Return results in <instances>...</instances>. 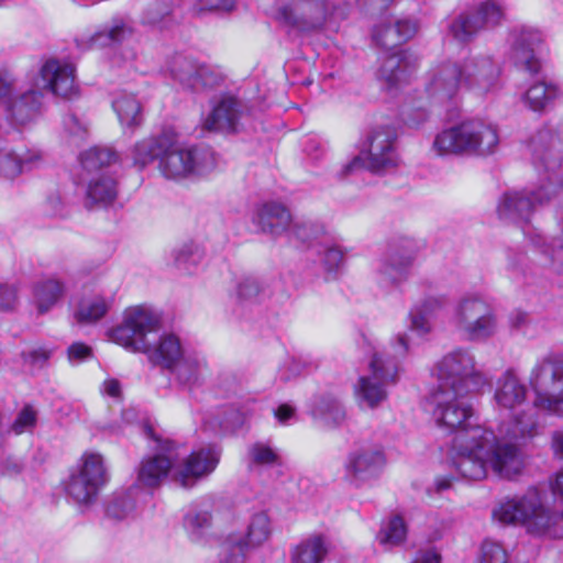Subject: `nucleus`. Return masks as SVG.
Listing matches in <instances>:
<instances>
[{"instance_id": "nucleus-1", "label": "nucleus", "mask_w": 563, "mask_h": 563, "mask_svg": "<svg viewBox=\"0 0 563 563\" xmlns=\"http://www.w3.org/2000/svg\"><path fill=\"white\" fill-rule=\"evenodd\" d=\"M471 393L439 388L431 395L432 417L439 427L460 429L453 442L452 464L464 478L484 479L488 470L505 479H514L525 468V454L490 429L471 424L472 405L465 399Z\"/></svg>"}, {"instance_id": "nucleus-2", "label": "nucleus", "mask_w": 563, "mask_h": 563, "mask_svg": "<svg viewBox=\"0 0 563 563\" xmlns=\"http://www.w3.org/2000/svg\"><path fill=\"white\" fill-rule=\"evenodd\" d=\"M562 142L549 128L539 130L529 142L532 166L538 174L534 188L508 190L497 203L499 219L529 223L538 206L550 202L563 191Z\"/></svg>"}, {"instance_id": "nucleus-3", "label": "nucleus", "mask_w": 563, "mask_h": 563, "mask_svg": "<svg viewBox=\"0 0 563 563\" xmlns=\"http://www.w3.org/2000/svg\"><path fill=\"white\" fill-rule=\"evenodd\" d=\"M161 329V317L152 309L135 306L126 309L121 324L107 331L109 341L130 352L148 354L152 360L164 367L173 368L185 352L179 338L174 333H164L156 344L151 335Z\"/></svg>"}, {"instance_id": "nucleus-4", "label": "nucleus", "mask_w": 563, "mask_h": 563, "mask_svg": "<svg viewBox=\"0 0 563 563\" xmlns=\"http://www.w3.org/2000/svg\"><path fill=\"white\" fill-rule=\"evenodd\" d=\"M527 398L528 387L515 369L509 368L497 378L494 401L499 409L514 413L510 423L500 427L497 437L506 435V439L515 443L521 452L520 445L533 439L540 430L534 406L528 411L515 413Z\"/></svg>"}, {"instance_id": "nucleus-5", "label": "nucleus", "mask_w": 563, "mask_h": 563, "mask_svg": "<svg viewBox=\"0 0 563 563\" xmlns=\"http://www.w3.org/2000/svg\"><path fill=\"white\" fill-rule=\"evenodd\" d=\"M393 355L385 352H374L367 372L360 376L354 386V394L362 407L375 409L388 398V386L396 383V358L408 352V336L406 333L397 334L390 343Z\"/></svg>"}, {"instance_id": "nucleus-6", "label": "nucleus", "mask_w": 563, "mask_h": 563, "mask_svg": "<svg viewBox=\"0 0 563 563\" xmlns=\"http://www.w3.org/2000/svg\"><path fill=\"white\" fill-rule=\"evenodd\" d=\"M498 144L497 126L482 119H473L438 133L432 143V151L439 156L451 154L488 156L496 152Z\"/></svg>"}, {"instance_id": "nucleus-7", "label": "nucleus", "mask_w": 563, "mask_h": 563, "mask_svg": "<svg viewBox=\"0 0 563 563\" xmlns=\"http://www.w3.org/2000/svg\"><path fill=\"white\" fill-rule=\"evenodd\" d=\"M398 133L393 124H376L367 133L360 155L343 165V177L368 169L373 173H385L398 166L400 159L397 151Z\"/></svg>"}, {"instance_id": "nucleus-8", "label": "nucleus", "mask_w": 563, "mask_h": 563, "mask_svg": "<svg viewBox=\"0 0 563 563\" xmlns=\"http://www.w3.org/2000/svg\"><path fill=\"white\" fill-rule=\"evenodd\" d=\"M451 322L454 329L471 342L493 338L498 331V319L493 306L479 294L467 292L455 302Z\"/></svg>"}, {"instance_id": "nucleus-9", "label": "nucleus", "mask_w": 563, "mask_h": 563, "mask_svg": "<svg viewBox=\"0 0 563 563\" xmlns=\"http://www.w3.org/2000/svg\"><path fill=\"white\" fill-rule=\"evenodd\" d=\"M438 387L459 393H479L488 379L478 368L475 355L468 349L459 347L446 353L435 365Z\"/></svg>"}, {"instance_id": "nucleus-10", "label": "nucleus", "mask_w": 563, "mask_h": 563, "mask_svg": "<svg viewBox=\"0 0 563 563\" xmlns=\"http://www.w3.org/2000/svg\"><path fill=\"white\" fill-rule=\"evenodd\" d=\"M217 166V156L210 148L178 147L169 139L158 162L161 174L176 181L209 175Z\"/></svg>"}, {"instance_id": "nucleus-11", "label": "nucleus", "mask_w": 563, "mask_h": 563, "mask_svg": "<svg viewBox=\"0 0 563 563\" xmlns=\"http://www.w3.org/2000/svg\"><path fill=\"white\" fill-rule=\"evenodd\" d=\"M493 517L505 525H523L533 533H543L553 519L537 490L500 500L493 510Z\"/></svg>"}, {"instance_id": "nucleus-12", "label": "nucleus", "mask_w": 563, "mask_h": 563, "mask_svg": "<svg viewBox=\"0 0 563 563\" xmlns=\"http://www.w3.org/2000/svg\"><path fill=\"white\" fill-rule=\"evenodd\" d=\"M16 77L7 68L0 69V111L16 125L31 122L37 114L42 95L33 88L18 91Z\"/></svg>"}, {"instance_id": "nucleus-13", "label": "nucleus", "mask_w": 563, "mask_h": 563, "mask_svg": "<svg viewBox=\"0 0 563 563\" xmlns=\"http://www.w3.org/2000/svg\"><path fill=\"white\" fill-rule=\"evenodd\" d=\"M529 385L536 394L533 406L548 410L553 404L563 402V356L548 354L537 360L529 373Z\"/></svg>"}, {"instance_id": "nucleus-14", "label": "nucleus", "mask_w": 563, "mask_h": 563, "mask_svg": "<svg viewBox=\"0 0 563 563\" xmlns=\"http://www.w3.org/2000/svg\"><path fill=\"white\" fill-rule=\"evenodd\" d=\"M417 252L418 245L410 239L390 244L375 269L376 283L386 289L400 286L408 278Z\"/></svg>"}, {"instance_id": "nucleus-15", "label": "nucleus", "mask_w": 563, "mask_h": 563, "mask_svg": "<svg viewBox=\"0 0 563 563\" xmlns=\"http://www.w3.org/2000/svg\"><path fill=\"white\" fill-rule=\"evenodd\" d=\"M222 450L217 444H206L180 457L173 473V482L184 488H192L209 477L218 467Z\"/></svg>"}, {"instance_id": "nucleus-16", "label": "nucleus", "mask_w": 563, "mask_h": 563, "mask_svg": "<svg viewBox=\"0 0 563 563\" xmlns=\"http://www.w3.org/2000/svg\"><path fill=\"white\" fill-rule=\"evenodd\" d=\"M387 465L386 453L380 446H362L349 453L345 464V479L356 488L376 481Z\"/></svg>"}, {"instance_id": "nucleus-17", "label": "nucleus", "mask_w": 563, "mask_h": 563, "mask_svg": "<svg viewBox=\"0 0 563 563\" xmlns=\"http://www.w3.org/2000/svg\"><path fill=\"white\" fill-rule=\"evenodd\" d=\"M505 18V7L495 0L478 4L475 13L461 14L450 25L452 36L459 42H468L486 26H496Z\"/></svg>"}, {"instance_id": "nucleus-18", "label": "nucleus", "mask_w": 563, "mask_h": 563, "mask_svg": "<svg viewBox=\"0 0 563 563\" xmlns=\"http://www.w3.org/2000/svg\"><path fill=\"white\" fill-rule=\"evenodd\" d=\"M159 453L144 457L137 468V483L147 488H155L166 478L173 481L177 464V445L169 441H159Z\"/></svg>"}, {"instance_id": "nucleus-19", "label": "nucleus", "mask_w": 563, "mask_h": 563, "mask_svg": "<svg viewBox=\"0 0 563 563\" xmlns=\"http://www.w3.org/2000/svg\"><path fill=\"white\" fill-rule=\"evenodd\" d=\"M461 70L465 87L476 96L495 92L501 87L500 66L489 56L471 58Z\"/></svg>"}, {"instance_id": "nucleus-20", "label": "nucleus", "mask_w": 563, "mask_h": 563, "mask_svg": "<svg viewBox=\"0 0 563 563\" xmlns=\"http://www.w3.org/2000/svg\"><path fill=\"white\" fill-rule=\"evenodd\" d=\"M276 19L292 30L306 32L321 26L323 10L320 3L310 0H290L279 4Z\"/></svg>"}, {"instance_id": "nucleus-21", "label": "nucleus", "mask_w": 563, "mask_h": 563, "mask_svg": "<svg viewBox=\"0 0 563 563\" xmlns=\"http://www.w3.org/2000/svg\"><path fill=\"white\" fill-rule=\"evenodd\" d=\"M512 36V58L516 66L530 75L537 74L541 68L538 53L543 43L539 31L521 26L515 29Z\"/></svg>"}, {"instance_id": "nucleus-22", "label": "nucleus", "mask_w": 563, "mask_h": 563, "mask_svg": "<svg viewBox=\"0 0 563 563\" xmlns=\"http://www.w3.org/2000/svg\"><path fill=\"white\" fill-rule=\"evenodd\" d=\"M37 86L60 97H70L76 92L75 67L57 59L46 60L40 68Z\"/></svg>"}, {"instance_id": "nucleus-23", "label": "nucleus", "mask_w": 563, "mask_h": 563, "mask_svg": "<svg viewBox=\"0 0 563 563\" xmlns=\"http://www.w3.org/2000/svg\"><path fill=\"white\" fill-rule=\"evenodd\" d=\"M463 82L461 68L451 62L435 66L429 73L426 90L430 97L444 102L454 98Z\"/></svg>"}, {"instance_id": "nucleus-24", "label": "nucleus", "mask_w": 563, "mask_h": 563, "mask_svg": "<svg viewBox=\"0 0 563 563\" xmlns=\"http://www.w3.org/2000/svg\"><path fill=\"white\" fill-rule=\"evenodd\" d=\"M241 119V104L233 97L221 98L203 120L208 131L234 132Z\"/></svg>"}, {"instance_id": "nucleus-25", "label": "nucleus", "mask_w": 563, "mask_h": 563, "mask_svg": "<svg viewBox=\"0 0 563 563\" xmlns=\"http://www.w3.org/2000/svg\"><path fill=\"white\" fill-rule=\"evenodd\" d=\"M331 543L322 533H311L289 548L290 563H323L330 553Z\"/></svg>"}, {"instance_id": "nucleus-26", "label": "nucleus", "mask_w": 563, "mask_h": 563, "mask_svg": "<svg viewBox=\"0 0 563 563\" xmlns=\"http://www.w3.org/2000/svg\"><path fill=\"white\" fill-rule=\"evenodd\" d=\"M291 214L282 203L267 202L258 206L253 214V223L264 233L280 235L291 224Z\"/></svg>"}, {"instance_id": "nucleus-27", "label": "nucleus", "mask_w": 563, "mask_h": 563, "mask_svg": "<svg viewBox=\"0 0 563 563\" xmlns=\"http://www.w3.org/2000/svg\"><path fill=\"white\" fill-rule=\"evenodd\" d=\"M133 34V27L122 19H115L111 25L92 34H82L76 40L81 49H95L119 44Z\"/></svg>"}, {"instance_id": "nucleus-28", "label": "nucleus", "mask_w": 563, "mask_h": 563, "mask_svg": "<svg viewBox=\"0 0 563 563\" xmlns=\"http://www.w3.org/2000/svg\"><path fill=\"white\" fill-rule=\"evenodd\" d=\"M417 30L418 25L415 21L409 19H399L393 23L376 26L373 37L377 45L389 51L412 38L417 33Z\"/></svg>"}, {"instance_id": "nucleus-29", "label": "nucleus", "mask_w": 563, "mask_h": 563, "mask_svg": "<svg viewBox=\"0 0 563 563\" xmlns=\"http://www.w3.org/2000/svg\"><path fill=\"white\" fill-rule=\"evenodd\" d=\"M413 69L415 64L408 60L407 55L404 52H397L382 57L378 78L386 85L387 89H393L406 82Z\"/></svg>"}, {"instance_id": "nucleus-30", "label": "nucleus", "mask_w": 563, "mask_h": 563, "mask_svg": "<svg viewBox=\"0 0 563 563\" xmlns=\"http://www.w3.org/2000/svg\"><path fill=\"white\" fill-rule=\"evenodd\" d=\"M70 472L100 489L106 487L110 478L103 456L96 452H85Z\"/></svg>"}, {"instance_id": "nucleus-31", "label": "nucleus", "mask_w": 563, "mask_h": 563, "mask_svg": "<svg viewBox=\"0 0 563 563\" xmlns=\"http://www.w3.org/2000/svg\"><path fill=\"white\" fill-rule=\"evenodd\" d=\"M65 292L66 284L56 276H47L34 283L33 298L38 312L49 311Z\"/></svg>"}, {"instance_id": "nucleus-32", "label": "nucleus", "mask_w": 563, "mask_h": 563, "mask_svg": "<svg viewBox=\"0 0 563 563\" xmlns=\"http://www.w3.org/2000/svg\"><path fill=\"white\" fill-rule=\"evenodd\" d=\"M64 490L67 498L81 511H85L96 504L102 489L69 472L68 478L64 483Z\"/></svg>"}, {"instance_id": "nucleus-33", "label": "nucleus", "mask_w": 563, "mask_h": 563, "mask_svg": "<svg viewBox=\"0 0 563 563\" xmlns=\"http://www.w3.org/2000/svg\"><path fill=\"white\" fill-rule=\"evenodd\" d=\"M172 369L179 383L189 387L201 383L209 373L206 358L199 353H185Z\"/></svg>"}, {"instance_id": "nucleus-34", "label": "nucleus", "mask_w": 563, "mask_h": 563, "mask_svg": "<svg viewBox=\"0 0 563 563\" xmlns=\"http://www.w3.org/2000/svg\"><path fill=\"white\" fill-rule=\"evenodd\" d=\"M112 108L123 129H134L142 122L141 106L134 95L120 91L112 100Z\"/></svg>"}, {"instance_id": "nucleus-35", "label": "nucleus", "mask_w": 563, "mask_h": 563, "mask_svg": "<svg viewBox=\"0 0 563 563\" xmlns=\"http://www.w3.org/2000/svg\"><path fill=\"white\" fill-rule=\"evenodd\" d=\"M272 532L273 529L269 517L266 512L260 511L251 516L244 534H241V539L254 551L268 542Z\"/></svg>"}, {"instance_id": "nucleus-36", "label": "nucleus", "mask_w": 563, "mask_h": 563, "mask_svg": "<svg viewBox=\"0 0 563 563\" xmlns=\"http://www.w3.org/2000/svg\"><path fill=\"white\" fill-rule=\"evenodd\" d=\"M167 142L166 135L150 136L136 142L131 150L133 164L139 168H144L155 158L159 161Z\"/></svg>"}, {"instance_id": "nucleus-37", "label": "nucleus", "mask_w": 563, "mask_h": 563, "mask_svg": "<svg viewBox=\"0 0 563 563\" xmlns=\"http://www.w3.org/2000/svg\"><path fill=\"white\" fill-rule=\"evenodd\" d=\"M118 195L117 181L107 175L93 177L87 186V203L107 206L114 201Z\"/></svg>"}, {"instance_id": "nucleus-38", "label": "nucleus", "mask_w": 563, "mask_h": 563, "mask_svg": "<svg viewBox=\"0 0 563 563\" xmlns=\"http://www.w3.org/2000/svg\"><path fill=\"white\" fill-rule=\"evenodd\" d=\"M408 528L404 518L395 515L386 521L376 536L377 542L385 549L402 545L407 540Z\"/></svg>"}, {"instance_id": "nucleus-39", "label": "nucleus", "mask_w": 563, "mask_h": 563, "mask_svg": "<svg viewBox=\"0 0 563 563\" xmlns=\"http://www.w3.org/2000/svg\"><path fill=\"white\" fill-rule=\"evenodd\" d=\"M312 416L328 427H338L345 420L346 412L342 404L333 397L319 398L312 410Z\"/></svg>"}, {"instance_id": "nucleus-40", "label": "nucleus", "mask_w": 563, "mask_h": 563, "mask_svg": "<svg viewBox=\"0 0 563 563\" xmlns=\"http://www.w3.org/2000/svg\"><path fill=\"white\" fill-rule=\"evenodd\" d=\"M110 308V301L101 295H93L81 299L75 312L79 323L90 324L102 319Z\"/></svg>"}, {"instance_id": "nucleus-41", "label": "nucleus", "mask_w": 563, "mask_h": 563, "mask_svg": "<svg viewBox=\"0 0 563 563\" xmlns=\"http://www.w3.org/2000/svg\"><path fill=\"white\" fill-rule=\"evenodd\" d=\"M560 95V90L552 84L539 81L531 85L522 97L525 104L532 111L544 110Z\"/></svg>"}, {"instance_id": "nucleus-42", "label": "nucleus", "mask_w": 563, "mask_h": 563, "mask_svg": "<svg viewBox=\"0 0 563 563\" xmlns=\"http://www.w3.org/2000/svg\"><path fill=\"white\" fill-rule=\"evenodd\" d=\"M252 550L243 542L240 533H229L220 544V563H245Z\"/></svg>"}, {"instance_id": "nucleus-43", "label": "nucleus", "mask_w": 563, "mask_h": 563, "mask_svg": "<svg viewBox=\"0 0 563 563\" xmlns=\"http://www.w3.org/2000/svg\"><path fill=\"white\" fill-rule=\"evenodd\" d=\"M212 525V517L208 510L194 509L187 512L184 526L190 539L200 542Z\"/></svg>"}, {"instance_id": "nucleus-44", "label": "nucleus", "mask_w": 563, "mask_h": 563, "mask_svg": "<svg viewBox=\"0 0 563 563\" xmlns=\"http://www.w3.org/2000/svg\"><path fill=\"white\" fill-rule=\"evenodd\" d=\"M117 161V154L108 148L93 146L80 154V164L84 169L95 172Z\"/></svg>"}, {"instance_id": "nucleus-45", "label": "nucleus", "mask_w": 563, "mask_h": 563, "mask_svg": "<svg viewBox=\"0 0 563 563\" xmlns=\"http://www.w3.org/2000/svg\"><path fill=\"white\" fill-rule=\"evenodd\" d=\"M247 460L254 466H274L279 464V454L268 442L257 441L247 448Z\"/></svg>"}, {"instance_id": "nucleus-46", "label": "nucleus", "mask_w": 563, "mask_h": 563, "mask_svg": "<svg viewBox=\"0 0 563 563\" xmlns=\"http://www.w3.org/2000/svg\"><path fill=\"white\" fill-rule=\"evenodd\" d=\"M169 71L181 86L195 89V71H197L195 60L178 56L172 62Z\"/></svg>"}, {"instance_id": "nucleus-47", "label": "nucleus", "mask_w": 563, "mask_h": 563, "mask_svg": "<svg viewBox=\"0 0 563 563\" xmlns=\"http://www.w3.org/2000/svg\"><path fill=\"white\" fill-rule=\"evenodd\" d=\"M174 257L175 265L179 269L191 273L192 268L201 262L202 253L198 246L185 244L175 251Z\"/></svg>"}, {"instance_id": "nucleus-48", "label": "nucleus", "mask_w": 563, "mask_h": 563, "mask_svg": "<svg viewBox=\"0 0 563 563\" xmlns=\"http://www.w3.org/2000/svg\"><path fill=\"white\" fill-rule=\"evenodd\" d=\"M134 508L133 499L129 495L122 494L112 498L106 508V514L111 519L122 520L128 518Z\"/></svg>"}, {"instance_id": "nucleus-49", "label": "nucleus", "mask_w": 563, "mask_h": 563, "mask_svg": "<svg viewBox=\"0 0 563 563\" xmlns=\"http://www.w3.org/2000/svg\"><path fill=\"white\" fill-rule=\"evenodd\" d=\"M54 349L46 345H36L21 353V358L24 364L34 368H44L52 355Z\"/></svg>"}, {"instance_id": "nucleus-50", "label": "nucleus", "mask_w": 563, "mask_h": 563, "mask_svg": "<svg viewBox=\"0 0 563 563\" xmlns=\"http://www.w3.org/2000/svg\"><path fill=\"white\" fill-rule=\"evenodd\" d=\"M508 555L504 547L495 541L486 540L481 547L477 563H507Z\"/></svg>"}, {"instance_id": "nucleus-51", "label": "nucleus", "mask_w": 563, "mask_h": 563, "mask_svg": "<svg viewBox=\"0 0 563 563\" xmlns=\"http://www.w3.org/2000/svg\"><path fill=\"white\" fill-rule=\"evenodd\" d=\"M22 174L21 163L16 151H0V177L13 179Z\"/></svg>"}, {"instance_id": "nucleus-52", "label": "nucleus", "mask_w": 563, "mask_h": 563, "mask_svg": "<svg viewBox=\"0 0 563 563\" xmlns=\"http://www.w3.org/2000/svg\"><path fill=\"white\" fill-rule=\"evenodd\" d=\"M36 421H37L36 410L31 405H26L18 413L15 420L12 423L11 429L15 434H22L25 432H30L36 426Z\"/></svg>"}, {"instance_id": "nucleus-53", "label": "nucleus", "mask_w": 563, "mask_h": 563, "mask_svg": "<svg viewBox=\"0 0 563 563\" xmlns=\"http://www.w3.org/2000/svg\"><path fill=\"white\" fill-rule=\"evenodd\" d=\"M19 285L16 283H0V310L15 309L19 302Z\"/></svg>"}, {"instance_id": "nucleus-54", "label": "nucleus", "mask_w": 563, "mask_h": 563, "mask_svg": "<svg viewBox=\"0 0 563 563\" xmlns=\"http://www.w3.org/2000/svg\"><path fill=\"white\" fill-rule=\"evenodd\" d=\"M289 232L296 239L307 242L312 238H316L320 232L321 228L311 221H291Z\"/></svg>"}, {"instance_id": "nucleus-55", "label": "nucleus", "mask_w": 563, "mask_h": 563, "mask_svg": "<svg viewBox=\"0 0 563 563\" xmlns=\"http://www.w3.org/2000/svg\"><path fill=\"white\" fill-rule=\"evenodd\" d=\"M170 9L164 3H154L150 5L142 18V23L151 26H157L169 15Z\"/></svg>"}, {"instance_id": "nucleus-56", "label": "nucleus", "mask_w": 563, "mask_h": 563, "mask_svg": "<svg viewBox=\"0 0 563 563\" xmlns=\"http://www.w3.org/2000/svg\"><path fill=\"white\" fill-rule=\"evenodd\" d=\"M195 89L212 87L218 84L220 77L207 65L196 63Z\"/></svg>"}, {"instance_id": "nucleus-57", "label": "nucleus", "mask_w": 563, "mask_h": 563, "mask_svg": "<svg viewBox=\"0 0 563 563\" xmlns=\"http://www.w3.org/2000/svg\"><path fill=\"white\" fill-rule=\"evenodd\" d=\"M411 329L419 334H427L433 329V318L427 313H423L422 310L416 307L411 313Z\"/></svg>"}, {"instance_id": "nucleus-58", "label": "nucleus", "mask_w": 563, "mask_h": 563, "mask_svg": "<svg viewBox=\"0 0 563 563\" xmlns=\"http://www.w3.org/2000/svg\"><path fill=\"white\" fill-rule=\"evenodd\" d=\"M69 363L77 365L92 357V350L85 343L75 342L67 350Z\"/></svg>"}, {"instance_id": "nucleus-59", "label": "nucleus", "mask_w": 563, "mask_h": 563, "mask_svg": "<svg viewBox=\"0 0 563 563\" xmlns=\"http://www.w3.org/2000/svg\"><path fill=\"white\" fill-rule=\"evenodd\" d=\"M260 292V285L253 277H242L236 284V295L241 299L254 298Z\"/></svg>"}, {"instance_id": "nucleus-60", "label": "nucleus", "mask_w": 563, "mask_h": 563, "mask_svg": "<svg viewBox=\"0 0 563 563\" xmlns=\"http://www.w3.org/2000/svg\"><path fill=\"white\" fill-rule=\"evenodd\" d=\"M18 156L22 173L38 167L43 162L42 154L36 150H22Z\"/></svg>"}, {"instance_id": "nucleus-61", "label": "nucleus", "mask_w": 563, "mask_h": 563, "mask_svg": "<svg viewBox=\"0 0 563 563\" xmlns=\"http://www.w3.org/2000/svg\"><path fill=\"white\" fill-rule=\"evenodd\" d=\"M446 297L444 295L427 297L419 306L423 313L432 318L446 306Z\"/></svg>"}, {"instance_id": "nucleus-62", "label": "nucleus", "mask_w": 563, "mask_h": 563, "mask_svg": "<svg viewBox=\"0 0 563 563\" xmlns=\"http://www.w3.org/2000/svg\"><path fill=\"white\" fill-rule=\"evenodd\" d=\"M199 10L230 11L234 8V0H197Z\"/></svg>"}, {"instance_id": "nucleus-63", "label": "nucleus", "mask_w": 563, "mask_h": 563, "mask_svg": "<svg viewBox=\"0 0 563 563\" xmlns=\"http://www.w3.org/2000/svg\"><path fill=\"white\" fill-rule=\"evenodd\" d=\"M323 262L329 271L336 269L343 262V252L339 247H329L324 253Z\"/></svg>"}, {"instance_id": "nucleus-64", "label": "nucleus", "mask_w": 563, "mask_h": 563, "mask_svg": "<svg viewBox=\"0 0 563 563\" xmlns=\"http://www.w3.org/2000/svg\"><path fill=\"white\" fill-rule=\"evenodd\" d=\"M441 556L435 550L419 551L412 563H440Z\"/></svg>"}]
</instances>
